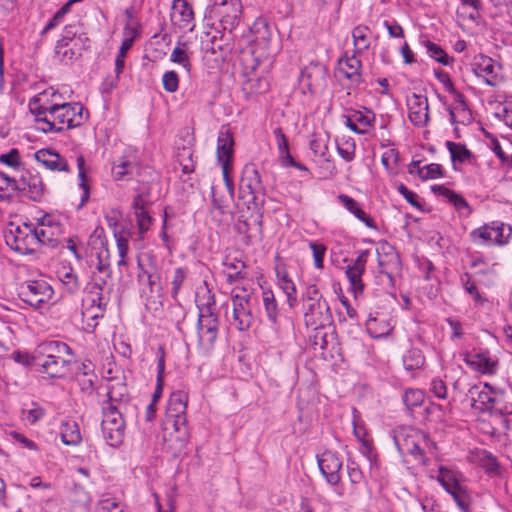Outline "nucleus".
Masks as SVG:
<instances>
[{
    "mask_svg": "<svg viewBox=\"0 0 512 512\" xmlns=\"http://www.w3.org/2000/svg\"><path fill=\"white\" fill-rule=\"evenodd\" d=\"M464 362L473 370L482 374L496 373L498 362L489 357L488 352L466 353Z\"/></svg>",
    "mask_w": 512,
    "mask_h": 512,
    "instance_id": "b1692460",
    "label": "nucleus"
},
{
    "mask_svg": "<svg viewBox=\"0 0 512 512\" xmlns=\"http://www.w3.org/2000/svg\"><path fill=\"white\" fill-rule=\"evenodd\" d=\"M127 395V387L124 383H117L109 387L107 396L108 400L104 405H117L121 403Z\"/></svg>",
    "mask_w": 512,
    "mask_h": 512,
    "instance_id": "3c124183",
    "label": "nucleus"
},
{
    "mask_svg": "<svg viewBox=\"0 0 512 512\" xmlns=\"http://www.w3.org/2000/svg\"><path fill=\"white\" fill-rule=\"evenodd\" d=\"M59 226H53L52 221L43 217L39 220L38 227H34V235L36 238V248L41 245L56 247L58 244Z\"/></svg>",
    "mask_w": 512,
    "mask_h": 512,
    "instance_id": "412c9836",
    "label": "nucleus"
},
{
    "mask_svg": "<svg viewBox=\"0 0 512 512\" xmlns=\"http://www.w3.org/2000/svg\"><path fill=\"white\" fill-rule=\"evenodd\" d=\"M338 73L343 75L348 80L353 82H360L361 73L360 69L362 63L360 59L354 54L350 57H346L345 59L339 60Z\"/></svg>",
    "mask_w": 512,
    "mask_h": 512,
    "instance_id": "7c9ffc66",
    "label": "nucleus"
},
{
    "mask_svg": "<svg viewBox=\"0 0 512 512\" xmlns=\"http://www.w3.org/2000/svg\"><path fill=\"white\" fill-rule=\"evenodd\" d=\"M369 28L364 25L356 26L352 31L353 42L355 46V53H361L367 50L370 46L368 39Z\"/></svg>",
    "mask_w": 512,
    "mask_h": 512,
    "instance_id": "a19ab883",
    "label": "nucleus"
},
{
    "mask_svg": "<svg viewBox=\"0 0 512 512\" xmlns=\"http://www.w3.org/2000/svg\"><path fill=\"white\" fill-rule=\"evenodd\" d=\"M159 351L161 353L158 362H157V378H156V388L153 393L152 401L153 403H156L162 396L163 392V377H164V370H165V353L162 347L159 348Z\"/></svg>",
    "mask_w": 512,
    "mask_h": 512,
    "instance_id": "c03bdc74",
    "label": "nucleus"
},
{
    "mask_svg": "<svg viewBox=\"0 0 512 512\" xmlns=\"http://www.w3.org/2000/svg\"><path fill=\"white\" fill-rule=\"evenodd\" d=\"M187 401L188 396L185 392L175 391L171 393L166 409L165 430H168V425L183 426L187 423Z\"/></svg>",
    "mask_w": 512,
    "mask_h": 512,
    "instance_id": "9b49d317",
    "label": "nucleus"
},
{
    "mask_svg": "<svg viewBox=\"0 0 512 512\" xmlns=\"http://www.w3.org/2000/svg\"><path fill=\"white\" fill-rule=\"evenodd\" d=\"M88 245H90L93 249L101 248L100 252L105 253L107 256L109 255V251L106 247L107 240L105 237L104 228L101 226H97L94 231L91 233Z\"/></svg>",
    "mask_w": 512,
    "mask_h": 512,
    "instance_id": "de8ad7c7",
    "label": "nucleus"
},
{
    "mask_svg": "<svg viewBox=\"0 0 512 512\" xmlns=\"http://www.w3.org/2000/svg\"><path fill=\"white\" fill-rule=\"evenodd\" d=\"M233 324L239 331H247L252 324L253 316L250 305V295H232Z\"/></svg>",
    "mask_w": 512,
    "mask_h": 512,
    "instance_id": "ddd939ff",
    "label": "nucleus"
},
{
    "mask_svg": "<svg viewBox=\"0 0 512 512\" xmlns=\"http://www.w3.org/2000/svg\"><path fill=\"white\" fill-rule=\"evenodd\" d=\"M438 481L446 491H449V489L453 490L459 485L455 473L443 466L439 468Z\"/></svg>",
    "mask_w": 512,
    "mask_h": 512,
    "instance_id": "6e6d98bb",
    "label": "nucleus"
},
{
    "mask_svg": "<svg viewBox=\"0 0 512 512\" xmlns=\"http://www.w3.org/2000/svg\"><path fill=\"white\" fill-rule=\"evenodd\" d=\"M58 112V108L48 109L44 113L39 110V113H32L35 116V120L37 123L41 124L38 127V130L47 134V133H61L65 130V126L58 125V119L56 118V114Z\"/></svg>",
    "mask_w": 512,
    "mask_h": 512,
    "instance_id": "c756f323",
    "label": "nucleus"
},
{
    "mask_svg": "<svg viewBox=\"0 0 512 512\" xmlns=\"http://www.w3.org/2000/svg\"><path fill=\"white\" fill-rule=\"evenodd\" d=\"M424 363L425 357L418 348L409 349L403 356V365L408 371L420 369Z\"/></svg>",
    "mask_w": 512,
    "mask_h": 512,
    "instance_id": "4c0bfd02",
    "label": "nucleus"
},
{
    "mask_svg": "<svg viewBox=\"0 0 512 512\" xmlns=\"http://www.w3.org/2000/svg\"><path fill=\"white\" fill-rule=\"evenodd\" d=\"M7 246L22 255H32L36 252V238L32 224L14 225L10 223L4 231Z\"/></svg>",
    "mask_w": 512,
    "mask_h": 512,
    "instance_id": "20e7f679",
    "label": "nucleus"
},
{
    "mask_svg": "<svg viewBox=\"0 0 512 512\" xmlns=\"http://www.w3.org/2000/svg\"><path fill=\"white\" fill-rule=\"evenodd\" d=\"M445 145L450 153L451 161L454 165L456 163L463 164L470 162L474 158L473 153L466 147L465 144L455 143L448 140L446 141Z\"/></svg>",
    "mask_w": 512,
    "mask_h": 512,
    "instance_id": "72a5a7b5",
    "label": "nucleus"
},
{
    "mask_svg": "<svg viewBox=\"0 0 512 512\" xmlns=\"http://www.w3.org/2000/svg\"><path fill=\"white\" fill-rule=\"evenodd\" d=\"M277 276L279 287L287 296V303L289 307H295V305L297 304V290L294 282L288 277V274L286 272H278Z\"/></svg>",
    "mask_w": 512,
    "mask_h": 512,
    "instance_id": "e433bc0d",
    "label": "nucleus"
},
{
    "mask_svg": "<svg viewBox=\"0 0 512 512\" xmlns=\"http://www.w3.org/2000/svg\"><path fill=\"white\" fill-rule=\"evenodd\" d=\"M11 358L24 366H33L38 371V359L36 358V348L32 353L22 352V351H14L11 354Z\"/></svg>",
    "mask_w": 512,
    "mask_h": 512,
    "instance_id": "052dcab7",
    "label": "nucleus"
},
{
    "mask_svg": "<svg viewBox=\"0 0 512 512\" xmlns=\"http://www.w3.org/2000/svg\"><path fill=\"white\" fill-rule=\"evenodd\" d=\"M137 169V164L128 160H121L119 163H114L112 174L115 180H124L133 177Z\"/></svg>",
    "mask_w": 512,
    "mask_h": 512,
    "instance_id": "58836bf2",
    "label": "nucleus"
},
{
    "mask_svg": "<svg viewBox=\"0 0 512 512\" xmlns=\"http://www.w3.org/2000/svg\"><path fill=\"white\" fill-rule=\"evenodd\" d=\"M425 400V393L421 389L408 388L404 391L402 401L409 411H413L414 408L420 407Z\"/></svg>",
    "mask_w": 512,
    "mask_h": 512,
    "instance_id": "ea45409f",
    "label": "nucleus"
},
{
    "mask_svg": "<svg viewBox=\"0 0 512 512\" xmlns=\"http://www.w3.org/2000/svg\"><path fill=\"white\" fill-rule=\"evenodd\" d=\"M262 299L268 320L274 325L277 324L279 311L273 292L271 290L263 291Z\"/></svg>",
    "mask_w": 512,
    "mask_h": 512,
    "instance_id": "79ce46f5",
    "label": "nucleus"
},
{
    "mask_svg": "<svg viewBox=\"0 0 512 512\" xmlns=\"http://www.w3.org/2000/svg\"><path fill=\"white\" fill-rule=\"evenodd\" d=\"M309 248L312 250L315 268L322 269L327 247L322 243L310 241Z\"/></svg>",
    "mask_w": 512,
    "mask_h": 512,
    "instance_id": "0e129e2a",
    "label": "nucleus"
},
{
    "mask_svg": "<svg viewBox=\"0 0 512 512\" xmlns=\"http://www.w3.org/2000/svg\"><path fill=\"white\" fill-rule=\"evenodd\" d=\"M170 61L181 65L188 73L191 70L190 56L180 44L173 49L170 55Z\"/></svg>",
    "mask_w": 512,
    "mask_h": 512,
    "instance_id": "5fc2aeb1",
    "label": "nucleus"
},
{
    "mask_svg": "<svg viewBox=\"0 0 512 512\" xmlns=\"http://www.w3.org/2000/svg\"><path fill=\"white\" fill-rule=\"evenodd\" d=\"M317 462L326 481L331 485H337L341 480L340 470L342 468L339 455L334 451L327 450L318 456Z\"/></svg>",
    "mask_w": 512,
    "mask_h": 512,
    "instance_id": "4468645a",
    "label": "nucleus"
},
{
    "mask_svg": "<svg viewBox=\"0 0 512 512\" xmlns=\"http://www.w3.org/2000/svg\"><path fill=\"white\" fill-rule=\"evenodd\" d=\"M16 191L33 202H41L44 197L45 185L39 172L24 169L17 179Z\"/></svg>",
    "mask_w": 512,
    "mask_h": 512,
    "instance_id": "1a4fd4ad",
    "label": "nucleus"
},
{
    "mask_svg": "<svg viewBox=\"0 0 512 512\" xmlns=\"http://www.w3.org/2000/svg\"><path fill=\"white\" fill-rule=\"evenodd\" d=\"M396 445L398 447V450L401 452H406L415 458H423L424 451L421 449V447L415 443L410 437L404 439V443L400 444L398 442V439L395 438Z\"/></svg>",
    "mask_w": 512,
    "mask_h": 512,
    "instance_id": "bf43d9fd",
    "label": "nucleus"
},
{
    "mask_svg": "<svg viewBox=\"0 0 512 512\" xmlns=\"http://www.w3.org/2000/svg\"><path fill=\"white\" fill-rule=\"evenodd\" d=\"M103 419L101 430L106 443L111 447H118L124 441L125 421L117 405L102 406Z\"/></svg>",
    "mask_w": 512,
    "mask_h": 512,
    "instance_id": "7ed1b4c3",
    "label": "nucleus"
},
{
    "mask_svg": "<svg viewBox=\"0 0 512 512\" xmlns=\"http://www.w3.org/2000/svg\"><path fill=\"white\" fill-rule=\"evenodd\" d=\"M409 120L417 127H424L429 120V104L425 95L413 93L412 99L408 102Z\"/></svg>",
    "mask_w": 512,
    "mask_h": 512,
    "instance_id": "aec40b11",
    "label": "nucleus"
},
{
    "mask_svg": "<svg viewBox=\"0 0 512 512\" xmlns=\"http://www.w3.org/2000/svg\"><path fill=\"white\" fill-rule=\"evenodd\" d=\"M481 465L484 470L493 475L500 474V463L497 458L493 456L491 453H486L481 459Z\"/></svg>",
    "mask_w": 512,
    "mask_h": 512,
    "instance_id": "774afa93",
    "label": "nucleus"
},
{
    "mask_svg": "<svg viewBox=\"0 0 512 512\" xmlns=\"http://www.w3.org/2000/svg\"><path fill=\"white\" fill-rule=\"evenodd\" d=\"M138 274L137 278L139 282L146 279L149 286L150 293H156L160 295L163 287L161 283V274L155 264L154 258L149 257V269L145 268L144 265L138 260Z\"/></svg>",
    "mask_w": 512,
    "mask_h": 512,
    "instance_id": "4be33fe9",
    "label": "nucleus"
},
{
    "mask_svg": "<svg viewBox=\"0 0 512 512\" xmlns=\"http://www.w3.org/2000/svg\"><path fill=\"white\" fill-rule=\"evenodd\" d=\"M219 319L197 321L198 345L206 353L210 352L218 337Z\"/></svg>",
    "mask_w": 512,
    "mask_h": 512,
    "instance_id": "f3484780",
    "label": "nucleus"
},
{
    "mask_svg": "<svg viewBox=\"0 0 512 512\" xmlns=\"http://www.w3.org/2000/svg\"><path fill=\"white\" fill-rule=\"evenodd\" d=\"M239 191L240 197L248 203V209H251L250 205L263 207L265 187L255 164L248 163L243 167Z\"/></svg>",
    "mask_w": 512,
    "mask_h": 512,
    "instance_id": "f03ea898",
    "label": "nucleus"
},
{
    "mask_svg": "<svg viewBox=\"0 0 512 512\" xmlns=\"http://www.w3.org/2000/svg\"><path fill=\"white\" fill-rule=\"evenodd\" d=\"M109 279L110 278H105V275H96L94 273L92 283L90 284L89 294L91 296V306H96L101 311H105L109 301V295L113 290V285L107 287Z\"/></svg>",
    "mask_w": 512,
    "mask_h": 512,
    "instance_id": "2eb2a0df",
    "label": "nucleus"
},
{
    "mask_svg": "<svg viewBox=\"0 0 512 512\" xmlns=\"http://www.w3.org/2000/svg\"><path fill=\"white\" fill-rule=\"evenodd\" d=\"M340 203L350 211L357 219L363 222L369 228H376L373 219L368 216L358 205V203L348 195L340 194L338 196Z\"/></svg>",
    "mask_w": 512,
    "mask_h": 512,
    "instance_id": "473e14b6",
    "label": "nucleus"
},
{
    "mask_svg": "<svg viewBox=\"0 0 512 512\" xmlns=\"http://www.w3.org/2000/svg\"><path fill=\"white\" fill-rule=\"evenodd\" d=\"M61 103H64L62 94L50 87L36 94L28 106L31 113H39V110L44 113L48 109L58 108Z\"/></svg>",
    "mask_w": 512,
    "mask_h": 512,
    "instance_id": "dca6fc26",
    "label": "nucleus"
},
{
    "mask_svg": "<svg viewBox=\"0 0 512 512\" xmlns=\"http://www.w3.org/2000/svg\"><path fill=\"white\" fill-rule=\"evenodd\" d=\"M300 82L310 94L323 91L327 86V68L320 63L311 62L302 70Z\"/></svg>",
    "mask_w": 512,
    "mask_h": 512,
    "instance_id": "9d476101",
    "label": "nucleus"
},
{
    "mask_svg": "<svg viewBox=\"0 0 512 512\" xmlns=\"http://www.w3.org/2000/svg\"><path fill=\"white\" fill-rule=\"evenodd\" d=\"M455 103L459 123L462 125L471 124L474 118L462 93H456Z\"/></svg>",
    "mask_w": 512,
    "mask_h": 512,
    "instance_id": "37998d69",
    "label": "nucleus"
},
{
    "mask_svg": "<svg viewBox=\"0 0 512 512\" xmlns=\"http://www.w3.org/2000/svg\"><path fill=\"white\" fill-rule=\"evenodd\" d=\"M60 436L63 444L76 446L81 440V433L78 424L75 421H66L61 425Z\"/></svg>",
    "mask_w": 512,
    "mask_h": 512,
    "instance_id": "f704fd0d",
    "label": "nucleus"
},
{
    "mask_svg": "<svg viewBox=\"0 0 512 512\" xmlns=\"http://www.w3.org/2000/svg\"><path fill=\"white\" fill-rule=\"evenodd\" d=\"M431 191L436 195L446 198L447 201L451 203L458 212H462L463 210H465V215L467 216L472 213L471 206L462 197V195L456 193L451 189L446 188L444 185H433L431 186Z\"/></svg>",
    "mask_w": 512,
    "mask_h": 512,
    "instance_id": "c85d7f7f",
    "label": "nucleus"
},
{
    "mask_svg": "<svg viewBox=\"0 0 512 512\" xmlns=\"http://www.w3.org/2000/svg\"><path fill=\"white\" fill-rule=\"evenodd\" d=\"M461 282L464 290L473 297L478 305H483L484 302H486V299L479 293L475 283L471 281V275L469 273H465L461 277Z\"/></svg>",
    "mask_w": 512,
    "mask_h": 512,
    "instance_id": "4d7b16f0",
    "label": "nucleus"
},
{
    "mask_svg": "<svg viewBox=\"0 0 512 512\" xmlns=\"http://www.w3.org/2000/svg\"><path fill=\"white\" fill-rule=\"evenodd\" d=\"M36 160L52 171H69L67 160L56 151L41 149L35 153Z\"/></svg>",
    "mask_w": 512,
    "mask_h": 512,
    "instance_id": "cd10ccee",
    "label": "nucleus"
},
{
    "mask_svg": "<svg viewBox=\"0 0 512 512\" xmlns=\"http://www.w3.org/2000/svg\"><path fill=\"white\" fill-rule=\"evenodd\" d=\"M38 372L49 378H64L76 363L72 349L59 340L43 341L36 346Z\"/></svg>",
    "mask_w": 512,
    "mask_h": 512,
    "instance_id": "f257e3e1",
    "label": "nucleus"
},
{
    "mask_svg": "<svg viewBox=\"0 0 512 512\" xmlns=\"http://www.w3.org/2000/svg\"><path fill=\"white\" fill-rule=\"evenodd\" d=\"M58 277L61 282L66 286V289L70 293H74L79 288L78 277L73 272L72 268H63L58 271Z\"/></svg>",
    "mask_w": 512,
    "mask_h": 512,
    "instance_id": "8fccbe9b",
    "label": "nucleus"
},
{
    "mask_svg": "<svg viewBox=\"0 0 512 512\" xmlns=\"http://www.w3.org/2000/svg\"><path fill=\"white\" fill-rule=\"evenodd\" d=\"M177 161L182 167V172L184 174H189L194 171L195 165L193 161V153L190 148L183 147L178 151Z\"/></svg>",
    "mask_w": 512,
    "mask_h": 512,
    "instance_id": "603ef678",
    "label": "nucleus"
},
{
    "mask_svg": "<svg viewBox=\"0 0 512 512\" xmlns=\"http://www.w3.org/2000/svg\"><path fill=\"white\" fill-rule=\"evenodd\" d=\"M352 121L356 123L361 129H366L372 127V122L375 120V114L371 110H367L366 113L358 110H353Z\"/></svg>",
    "mask_w": 512,
    "mask_h": 512,
    "instance_id": "13d9d810",
    "label": "nucleus"
},
{
    "mask_svg": "<svg viewBox=\"0 0 512 512\" xmlns=\"http://www.w3.org/2000/svg\"><path fill=\"white\" fill-rule=\"evenodd\" d=\"M214 6L219 15L224 29L228 26L234 27L239 21L242 13V4L240 0H214Z\"/></svg>",
    "mask_w": 512,
    "mask_h": 512,
    "instance_id": "6ab92c4d",
    "label": "nucleus"
},
{
    "mask_svg": "<svg viewBox=\"0 0 512 512\" xmlns=\"http://www.w3.org/2000/svg\"><path fill=\"white\" fill-rule=\"evenodd\" d=\"M304 320L307 326L314 329L323 328L333 322L330 306L326 299L308 303L304 313Z\"/></svg>",
    "mask_w": 512,
    "mask_h": 512,
    "instance_id": "f8f14e48",
    "label": "nucleus"
},
{
    "mask_svg": "<svg viewBox=\"0 0 512 512\" xmlns=\"http://www.w3.org/2000/svg\"><path fill=\"white\" fill-rule=\"evenodd\" d=\"M83 110L84 107L80 103H61L58 112L55 113L58 125H66L65 129L79 127L84 121Z\"/></svg>",
    "mask_w": 512,
    "mask_h": 512,
    "instance_id": "a211bd4d",
    "label": "nucleus"
},
{
    "mask_svg": "<svg viewBox=\"0 0 512 512\" xmlns=\"http://www.w3.org/2000/svg\"><path fill=\"white\" fill-rule=\"evenodd\" d=\"M75 25H66L64 28V34L60 40L57 41L55 46V53H61V49L69 46L70 42H74L77 35V30L75 29Z\"/></svg>",
    "mask_w": 512,
    "mask_h": 512,
    "instance_id": "e2e57ef3",
    "label": "nucleus"
},
{
    "mask_svg": "<svg viewBox=\"0 0 512 512\" xmlns=\"http://www.w3.org/2000/svg\"><path fill=\"white\" fill-rule=\"evenodd\" d=\"M250 33L252 34L253 38L249 40V43L263 50V52L259 54L262 57L269 47L271 38V31L268 22L263 18L256 19L253 25L250 27Z\"/></svg>",
    "mask_w": 512,
    "mask_h": 512,
    "instance_id": "393cba45",
    "label": "nucleus"
},
{
    "mask_svg": "<svg viewBox=\"0 0 512 512\" xmlns=\"http://www.w3.org/2000/svg\"><path fill=\"white\" fill-rule=\"evenodd\" d=\"M368 255V250L361 251L357 258L353 261L352 265L347 266L345 273L354 290L362 291L364 288L362 275L365 272Z\"/></svg>",
    "mask_w": 512,
    "mask_h": 512,
    "instance_id": "a878e982",
    "label": "nucleus"
},
{
    "mask_svg": "<svg viewBox=\"0 0 512 512\" xmlns=\"http://www.w3.org/2000/svg\"><path fill=\"white\" fill-rule=\"evenodd\" d=\"M125 31H129V33L133 34V36L123 40L120 50L116 56V59H115L116 78H118L119 75L123 72V69L125 67L126 53L132 47L133 42H134V34H136V30L134 28H131L129 25H127L125 27Z\"/></svg>",
    "mask_w": 512,
    "mask_h": 512,
    "instance_id": "c9c22d12",
    "label": "nucleus"
},
{
    "mask_svg": "<svg viewBox=\"0 0 512 512\" xmlns=\"http://www.w3.org/2000/svg\"><path fill=\"white\" fill-rule=\"evenodd\" d=\"M471 396V407L479 410L480 412L493 413L494 407L501 404V398L505 396L502 390H494L488 383H485L483 388L474 385L469 389Z\"/></svg>",
    "mask_w": 512,
    "mask_h": 512,
    "instance_id": "6e6552de",
    "label": "nucleus"
},
{
    "mask_svg": "<svg viewBox=\"0 0 512 512\" xmlns=\"http://www.w3.org/2000/svg\"><path fill=\"white\" fill-rule=\"evenodd\" d=\"M256 50L252 47L248 50L242 51L241 62L243 65V71L248 79L243 85V89L250 93L263 94L269 90V82L266 78L261 77H250L251 74L255 73L260 63L261 55L255 56Z\"/></svg>",
    "mask_w": 512,
    "mask_h": 512,
    "instance_id": "423d86ee",
    "label": "nucleus"
},
{
    "mask_svg": "<svg viewBox=\"0 0 512 512\" xmlns=\"http://www.w3.org/2000/svg\"><path fill=\"white\" fill-rule=\"evenodd\" d=\"M425 45L430 57L435 59L437 62L445 66H448L453 62L454 59L450 57L439 45L431 41H426Z\"/></svg>",
    "mask_w": 512,
    "mask_h": 512,
    "instance_id": "09e8293b",
    "label": "nucleus"
},
{
    "mask_svg": "<svg viewBox=\"0 0 512 512\" xmlns=\"http://www.w3.org/2000/svg\"><path fill=\"white\" fill-rule=\"evenodd\" d=\"M445 175L444 168L438 163H431L419 168L418 176L422 180L436 179Z\"/></svg>",
    "mask_w": 512,
    "mask_h": 512,
    "instance_id": "864d4df0",
    "label": "nucleus"
},
{
    "mask_svg": "<svg viewBox=\"0 0 512 512\" xmlns=\"http://www.w3.org/2000/svg\"><path fill=\"white\" fill-rule=\"evenodd\" d=\"M53 294L52 286L43 279L27 280L21 283L18 289L20 299L33 308H40Z\"/></svg>",
    "mask_w": 512,
    "mask_h": 512,
    "instance_id": "39448f33",
    "label": "nucleus"
},
{
    "mask_svg": "<svg viewBox=\"0 0 512 512\" xmlns=\"http://www.w3.org/2000/svg\"><path fill=\"white\" fill-rule=\"evenodd\" d=\"M309 146L314 155L320 156L326 161H329L327 140L317 137L310 141Z\"/></svg>",
    "mask_w": 512,
    "mask_h": 512,
    "instance_id": "338daca9",
    "label": "nucleus"
},
{
    "mask_svg": "<svg viewBox=\"0 0 512 512\" xmlns=\"http://www.w3.org/2000/svg\"><path fill=\"white\" fill-rule=\"evenodd\" d=\"M234 139L229 131H221L217 140V157L223 165H229L233 155Z\"/></svg>",
    "mask_w": 512,
    "mask_h": 512,
    "instance_id": "2f4dec72",
    "label": "nucleus"
},
{
    "mask_svg": "<svg viewBox=\"0 0 512 512\" xmlns=\"http://www.w3.org/2000/svg\"><path fill=\"white\" fill-rule=\"evenodd\" d=\"M134 214L136 217L139 234L144 235L150 229L153 218L147 209L134 212Z\"/></svg>",
    "mask_w": 512,
    "mask_h": 512,
    "instance_id": "69168bd1",
    "label": "nucleus"
},
{
    "mask_svg": "<svg viewBox=\"0 0 512 512\" xmlns=\"http://www.w3.org/2000/svg\"><path fill=\"white\" fill-rule=\"evenodd\" d=\"M175 435H171L170 441H175L174 450L181 452L188 444L189 434L187 423L183 426L171 425Z\"/></svg>",
    "mask_w": 512,
    "mask_h": 512,
    "instance_id": "49530a36",
    "label": "nucleus"
},
{
    "mask_svg": "<svg viewBox=\"0 0 512 512\" xmlns=\"http://www.w3.org/2000/svg\"><path fill=\"white\" fill-rule=\"evenodd\" d=\"M473 72L478 76L482 77L486 84L489 86H495L497 84V72L495 71L494 61L492 58L480 55L475 58L472 64Z\"/></svg>",
    "mask_w": 512,
    "mask_h": 512,
    "instance_id": "bb28decb",
    "label": "nucleus"
},
{
    "mask_svg": "<svg viewBox=\"0 0 512 512\" xmlns=\"http://www.w3.org/2000/svg\"><path fill=\"white\" fill-rule=\"evenodd\" d=\"M171 19L180 29L192 30L194 26V12L192 6L186 0H174Z\"/></svg>",
    "mask_w": 512,
    "mask_h": 512,
    "instance_id": "5701e85b",
    "label": "nucleus"
},
{
    "mask_svg": "<svg viewBox=\"0 0 512 512\" xmlns=\"http://www.w3.org/2000/svg\"><path fill=\"white\" fill-rule=\"evenodd\" d=\"M273 134L275 136L276 144H277V147L279 150L281 164L285 160L292 161V156L289 152L288 139H287L286 135L283 133L282 128L276 127L273 130Z\"/></svg>",
    "mask_w": 512,
    "mask_h": 512,
    "instance_id": "a18cd8bd",
    "label": "nucleus"
},
{
    "mask_svg": "<svg viewBox=\"0 0 512 512\" xmlns=\"http://www.w3.org/2000/svg\"><path fill=\"white\" fill-rule=\"evenodd\" d=\"M186 277H187V270L185 268L179 267V268L175 269L174 275H173V278L171 281V285H172L171 296L176 302H178L177 297H178L179 291H180Z\"/></svg>",
    "mask_w": 512,
    "mask_h": 512,
    "instance_id": "680f3d73",
    "label": "nucleus"
},
{
    "mask_svg": "<svg viewBox=\"0 0 512 512\" xmlns=\"http://www.w3.org/2000/svg\"><path fill=\"white\" fill-rule=\"evenodd\" d=\"M263 207L253 206L252 213L245 218L241 215L235 225L237 233L244 236V243L252 245L263 239Z\"/></svg>",
    "mask_w": 512,
    "mask_h": 512,
    "instance_id": "0eeeda50",
    "label": "nucleus"
}]
</instances>
